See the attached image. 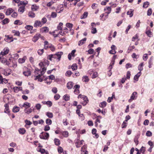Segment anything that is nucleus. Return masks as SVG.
Segmentation results:
<instances>
[{
  "label": "nucleus",
  "instance_id": "1",
  "mask_svg": "<svg viewBox=\"0 0 154 154\" xmlns=\"http://www.w3.org/2000/svg\"><path fill=\"white\" fill-rule=\"evenodd\" d=\"M78 98H80L83 100V102L82 103L84 106L86 105L88 102V100L87 97L84 95H82L81 94H79L78 96Z\"/></svg>",
  "mask_w": 154,
  "mask_h": 154
},
{
  "label": "nucleus",
  "instance_id": "2",
  "mask_svg": "<svg viewBox=\"0 0 154 154\" xmlns=\"http://www.w3.org/2000/svg\"><path fill=\"white\" fill-rule=\"evenodd\" d=\"M49 137V134L47 132H42L39 135V137L41 139L44 140L48 139Z\"/></svg>",
  "mask_w": 154,
  "mask_h": 154
},
{
  "label": "nucleus",
  "instance_id": "3",
  "mask_svg": "<svg viewBox=\"0 0 154 154\" xmlns=\"http://www.w3.org/2000/svg\"><path fill=\"white\" fill-rule=\"evenodd\" d=\"M63 54L62 52H59L55 54H51L53 58L57 59L59 60H60L62 55Z\"/></svg>",
  "mask_w": 154,
  "mask_h": 154
},
{
  "label": "nucleus",
  "instance_id": "4",
  "mask_svg": "<svg viewBox=\"0 0 154 154\" xmlns=\"http://www.w3.org/2000/svg\"><path fill=\"white\" fill-rule=\"evenodd\" d=\"M88 73L90 75L93 74L91 76L92 79H94L97 77L98 76V73L97 72H93L92 69H91L89 70L88 71Z\"/></svg>",
  "mask_w": 154,
  "mask_h": 154
},
{
  "label": "nucleus",
  "instance_id": "5",
  "mask_svg": "<svg viewBox=\"0 0 154 154\" xmlns=\"http://www.w3.org/2000/svg\"><path fill=\"white\" fill-rule=\"evenodd\" d=\"M137 97V93L136 92H134L130 97V99L128 100V102H131L132 100L136 99Z\"/></svg>",
  "mask_w": 154,
  "mask_h": 154
},
{
  "label": "nucleus",
  "instance_id": "6",
  "mask_svg": "<svg viewBox=\"0 0 154 154\" xmlns=\"http://www.w3.org/2000/svg\"><path fill=\"white\" fill-rule=\"evenodd\" d=\"M4 107H5V109L4 110V112L7 114L9 116H10L11 113H10V110L8 104L7 103L5 104L4 105Z\"/></svg>",
  "mask_w": 154,
  "mask_h": 154
},
{
  "label": "nucleus",
  "instance_id": "7",
  "mask_svg": "<svg viewBox=\"0 0 154 154\" xmlns=\"http://www.w3.org/2000/svg\"><path fill=\"white\" fill-rule=\"evenodd\" d=\"M9 51V49L8 47L5 48L0 53V55H2V56H5L8 53Z\"/></svg>",
  "mask_w": 154,
  "mask_h": 154
},
{
  "label": "nucleus",
  "instance_id": "8",
  "mask_svg": "<svg viewBox=\"0 0 154 154\" xmlns=\"http://www.w3.org/2000/svg\"><path fill=\"white\" fill-rule=\"evenodd\" d=\"M28 4V2L26 1H20L19 2V5L22 6L20 7V8H22L21 10H24L25 9V6Z\"/></svg>",
  "mask_w": 154,
  "mask_h": 154
},
{
  "label": "nucleus",
  "instance_id": "9",
  "mask_svg": "<svg viewBox=\"0 0 154 154\" xmlns=\"http://www.w3.org/2000/svg\"><path fill=\"white\" fill-rule=\"evenodd\" d=\"M84 141V140H80L79 139L77 140L75 142V146L77 148L80 147L83 144V142Z\"/></svg>",
  "mask_w": 154,
  "mask_h": 154
},
{
  "label": "nucleus",
  "instance_id": "10",
  "mask_svg": "<svg viewBox=\"0 0 154 154\" xmlns=\"http://www.w3.org/2000/svg\"><path fill=\"white\" fill-rule=\"evenodd\" d=\"M87 148V145H85L82 147L81 154H88V152L86 150Z\"/></svg>",
  "mask_w": 154,
  "mask_h": 154
},
{
  "label": "nucleus",
  "instance_id": "11",
  "mask_svg": "<svg viewBox=\"0 0 154 154\" xmlns=\"http://www.w3.org/2000/svg\"><path fill=\"white\" fill-rule=\"evenodd\" d=\"M49 62L47 60H45L43 62H41L39 63V66L42 67L43 66H44L46 64L48 66L49 64Z\"/></svg>",
  "mask_w": 154,
  "mask_h": 154
},
{
  "label": "nucleus",
  "instance_id": "12",
  "mask_svg": "<svg viewBox=\"0 0 154 154\" xmlns=\"http://www.w3.org/2000/svg\"><path fill=\"white\" fill-rule=\"evenodd\" d=\"M8 80L5 78H3L1 74L0 73V84H6L8 82Z\"/></svg>",
  "mask_w": 154,
  "mask_h": 154
},
{
  "label": "nucleus",
  "instance_id": "13",
  "mask_svg": "<svg viewBox=\"0 0 154 154\" xmlns=\"http://www.w3.org/2000/svg\"><path fill=\"white\" fill-rule=\"evenodd\" d=\"M41 35L39 33H37L32 38V41L34 42H36L39 38Z\"/></svg>",
  "mask_w": 154,
  "mask_h": 154
},
{
  "label": "nucleus",
  "instance_id": "14",
  "mask_svg": "<svg viewBox=\"0 0 154 154\" xmlns=\"http://www.w3.org/2000/svg\"><path fill=\"white\" fill-rule=\"evenodd\" d=\"M4 74L6 76H8L10 75L11 72V69H6L4 70Z\"/></svg>",
  "mask_w": 154,
  "mask_h": 154
},
{
  "label": "nucleus",
  "instance_id": "15",
  "mask_svg": "<svg viewBox=\"0 0 154 154\" xmlns=\"http://www.w3.org/2000/svg\"><path fill=\"white\" fill-rule=\"evenodd\" d=\"M42 26V23L40 21L36 20L35 21L34 24V27H41Z\"/></svg>",
  "mask_w": 154,
  "mask_h": 154
},
{
  "label": "nucleus",
  "instance_id": "16",
  "mask_svg": "<svg viewBox=\"0 0 154 154\" xmlns=\"http://www.w3.org/2000/svg\"><path fill=\"white\" fill-rule=\"evenodd\" d=\"M74 85V83L71 82H68L66 85V87L68 89H71Z\"/></svg>",
  "mask_w": 154,
  "mask_h": 154
},
{
  "label": "nucleus",
  "instance_id": "17",
  "mask_svg": "<svg viewBox=\"0 0 154 154\" xmlns=\"http://www.w3.org/2000/svg\"><path fill=\"white\" fill-rule=\"evenodd\" d=\"M49 30L48 28L46 26L44 27L41 29V31L42 32H48L49 31Z\"/></svg>",
  "mask_w": 154,
  "mask_h": 154
},
{
  "label": "nucleus",
  "instance_id": "18",
  "mask_svg": "<svg viewBox=\"0 0 154 154\" xmlns=\"http://www.w3.org/2000/svg\"><path fill=\"white\" fill-rule=\"evenodd\" d=\"M86 39V38H85L83 39H82L79 41L78 42V45L80 46L83 45L85 42Z\"/></svg>",
  "mask_w": 154,
  "mask_h": 154
},
{
  "label": "nucleus",
  "instance_id": "19",
  "mask_svg": "<svg viewBox=\"0 0 154 154\" xmlns=\"http://www.w3.org/2000/svg\"><path fill=\"white\" fill-rule=\"evenodd\" d=\"M26 57L24 56L22 58H20L18 60V62L20 63H22L25 62V60L26 59Z\"/></svg>",
  "mask_w": 154,
  "mask_h": 154
},
{
  "label": "nucleus",
  "instance_id": "20",
  "mask_svg": "<svg viewBox=\"0 0 154 154\" xmlns=\"http://www.w3.org/2000/svg\"><path fill=\"white\" fill-rule=\"evenodd\" d=\"M22 106L23 107L25 108V109H27L28 108L30 107L31 104L29 103L26 102L24 103Z\"/></svg>",
  "mask_w": 154,
  "mask_h": 154
},
{
  "label": "nucleus",
  "instance_id": "21",
  "mask_svg": "<svg viewBox=\"0 0 154 154\" xmlns=\"http://www.w3.org/2000/svg\"><path fill=\"white\" fill-rule=\"evenodd\" d=\"M20 108L16 106H15L12 109V112H17L19 111Z\"/></svg>",
  "mask_w": 154,
  "mask_h": 154
},
{
  "label": "nucleus",
  "instance_id": "22",
  "mask_svg": "<svg viewBox=\"0 0 154 154\" xmlns=\"http://www.w3.org/2000/svg\"><path fill=\"white\" fill-rule=\"evenodd\" d=\"M54 141L55 144L57 146H59L60 144V140L57 138H55L54 140Z\"/></svg>",
  "mask_w": 154,
  "mask_h": 154
},
{
  "label": "nucleus",
  "instance_id": "23",
  "mask_svg": "<svg viewBox=\"0 0 154 154\" xmlns=\"http://www.w3.org/2000/svg\"><path fill=\"white\" fill-rule=\"evenodd\" d=\"M18 131L20 134H23L26 132V130L24 128H20L18 130Z\"/></svg>",
  "mask_w": 154,
  "mask_h": 154
},
{
  "label": "nucleus",
  "instance_id": "24",
  "mask_svg": "<svg viewBox=\"0 0 154 154\" xmlns=\"http://www.w3.org/2000/svg\"><path fill=\"white\" fill-rule=\"evenodd\" d=\"M7 37L6 41L8 42H13L14 40L13 38L12 37H10L9 35L5 36Z\"/></svg>",
  "mask_w": 154,
  "mask_h": 154
},
{
  "label": "nucleus",
  "instance_id": "25",
  "mask_svg": "<svg viewBox=\"0 0 154 154\" xmlns=\"http://www.w3.org/2000/svg\"><path fill=\"white\" fill-rule=\"evenodd\" d=\"M145 33L149 37H152L153 36L152 33L150 30H146Z\"/></svg>",
  "mask_w": 154,
  "mask_h": 154
},
{
  "label": "nucleus",
  "instance_id": "26",
  "mask_svg": "<svg viewBox=\"0 0 154 154\" xmlns=\"http://www.w3.org/2000/svg\"><path fill=\"white\" fill-rule=\"evenodd\" d=\"M13 89L15 92H17L19 90H22V88L21 87H14Z\"/></svg>",
  "mask_w": 154,
  "mask_h": 154
},
{
  "label": "nucleus",
  "instance_id": "27",
  "mask_svg": "<svg viewBox=\"0 0 154 154\" xmlns=\"http://www.w3.org/2000/svg\"><path fill=\"white\" fill-rule=\"evenodd\" d=\"M61 134L64 137H67L69 135V133L67 131H62Z\"/></svg>",
  "mask_w": 154,
  "mask_h": 154
},
{
  "label": "nucleus",
  "instance_id": "28",
  "mask_svg": "<svg viewBox=\"0 0 154 154\" xmlns=\"http://www.w3.org/2000/svg\"><path fill=\"white\" fill-rule=\"evenodd\" d=\"M141 74V72H138L137 74L135 75L134 76V79L136 81H137L138 80V78L139 77Z\"/></svg>",
  "mask_w": 154,
  "mask_h": 154
},
{
  "label": "nucleus",
  "instance_id": "29",
  "mask_svg": "<svg viewBox=\"0 0 154 154\" xmlns=\"http://www.w3.org/2000/svg\"><path fill=\"white\" fill-rule=\"evenodd\" d=\"M23 74L25 76H28L31 75V72L29 70H27L24 71Z\"/></svg>",
  "mask_w": 154,
  "mask_h": 154
},
{
  "label": "nucleus",
  "instance_id": "30",
  "mask_svg": "<svg viewBox=\"0 0 154 154\" xmlns=\"http://www.w3.org/2000/svg\"><path fill=\"white\" fill-rule=\"evenodd\" d=\"M9 20L8 18H5L2 21V24L3 25H4L7 24L9 22Z\"/></svg>",
  "mask_w": 154,
  "mask_h": 154
},
{
  "label": "nucleus",
  "instance_id": "31",
  "mask_svg": "<svg viewBox=\"0 0 154 154\" xmlns=\"http://www.w3.org/2000/svg\"><path fill=\"white\" fill-rule=\"evenodd\" d=\"M46 115L50 119H51L53 117V114L52 112H47Z\"/></svg>",
  "mask_w": 154,
  "mask_h": 154
},
{
  "label": "nucleus",
  "instance_id": "32",
  "mask_svg": "<svg viewBox=\"0 0 154 154\" xmlns=\"http://www.w3.org/2000/svg\"><path fill=\"white\" fill-rule=\"evenodd\" d=\"M42 75L41 73L40 74L36 76V77L35 79V80L38 79V81L40 82H42L43 80L41 78V77Z\"/></svg>",
  "mask_w": 154,
  "mask_h": 154
},
{
  "label": "nucleus",
  "instance_id": "33",
  "mask_svg": "<svg viewBox=\"0 0 154 154\" xmlns=\"http://www.w3.org/2000/svg\"><path fill=\"white\" fill-rule=\"evenodd\" d=\"M28 16L30 17L33 18L35 17V14L32 11H30L28 13Z\"/></svg>",
  "mask_w": 154,
  "mask_h": 154
},
{
  "label": "nucleus",
  "instance_id": "34",
  "mask_svg": "<svg viewBox=\"0 0 154 154\" xmlns=\"http://www.w3.org/2000/svg\"><path fill=\"white\" fill-rule=\"evenodd\" d=\"M63 99L66 101H68L70 99V96L69 95L66 94L63 96Z\"/></svg>",
  "mask_w": 154,
  "mask_h": 154
},
{
  "label": "nucleus",
  "instance_id": "35",
  "mask_svg": "<svg viewBox=\"0 0 154 154\" xmlns=\"http://www.w3.org/2000/svg\"><path fill=\"white\" fill-rule=\"evenodd\" d=\"M88 15V13L87 12H85L81 16V18L82 19H85L87 17Z\"/></svg>",
  "mask_w": 154,
  "mask_h": 154
},
{
  "label": "nucleus",
  "instance_id": "36",
  "mask_svg": "<svg viewBox=\"0 0 154 154\" xmlns=\"http://www.w3.org/2000/svg\"><path fill=\"white\" fill-rule=\"evenodd\" d=\"M12 32L14 34V35L15 36H20V32L18 31L13 30Z\"/></svg>",
  "mask_w": 154,
  "mask_h": 154
},
{
  "label": "nucleus",
  "instance_id": "37",
  "mask_svg": "<svg viewBox=\"0 0 154 154\" xmlns=\"http://www.w3.org/2000/svg\"><path fill=\"white\" fill-rule=\"evenodd\" d=\"M106 103L105 101H103L99 105L100 107L103 108L106 106Z\"/></svg>",
  "mask_w": 154,
  "mask_h": 154
},
{
  "label": "nucleus",
  "instance_id": "38",
  "mask_svg": "<svg viewBox=\"0 0 154 154\" xmlns=\"http://www.w3.org/2000/svg\"><path fill=\"white\" fill-rule=\"evenodd\" d=\"M45 122L46 124L48 125H51L52 123V120L48 118L46 119Z\"/></svg>",
  "mask_w": 154,
  "mask_h": 154
},
{
  "label": "nucleus",
  "instance_id": "39",
  "mask_svg": "<svg viewBox=\"0 0 154 154\" xmlns=\"http://www.w3.org/2000/svg\"><path fill=\"white\" fill-rule=\"evenodd\" d=\"M82 80L84 82H88L89 79L88 76H85L83 77Z\"/></svg>",
  "mask_w": 154,
  "mask_h": 154
},
{
  "label": "nucleus",
  "instance_id": "40",
  "mask_svg": "<svg viewBox=\"0 0 154 154\" xmlns=\"http://www.w3.org/2000/svg\"><path fill=\"white\" fill-rule=\"evenodd\" d=\"M38 54L39 55H42L44 52V49H39L38 50Z\"/></svg>",
  "mask_w": 154,
  "mask_h": 154
},
{
  "label": "nucleus",
  "instance_id": "41",
  "mask_svg": "<svg viewBox=\"0 0 154 154\" xmlns=\"http://www.w3.org/2000/svg\"><path fill=\"white\" fill-rule=\"evenodd\" d=\"M134 10H131L130 11H128L127 13L128 15H129L130 17H131L133 16V12Z\"/></svg>",
  "mask_w": 154,
  "mask_h": 154
},
{
  "label": "nucleus",
  "instance_id": "42",
  "mask_svg": "<svg viewBox=\"0 0 154 154\" xmlns=\"http://www.w3.org/2000/svg\"><path fill=\"white\" fill-rule=\"evenodd\" d=\"M71 68L72 70H76L77 69V66L76 63L73 64L71 66Z\"/></svg>",
  "mask_w": 154,
  "mask_h": 154
},
{
  "label": "nucleus",
  "instance_id": "43",
  "mask_svg": "<svg viewBox=\"0 0 154 154\" xmlns=\"http://www.w3.org/2000/svg\"><path fill=\"white\" fill-rule=\"evenodd\" d=\"M23 23V22L22 21H20L19 20H15L14 23V24L15 25H20Z\"/></svg>",
  "mask_w": 154,
  "mask_h": 154
},
{
  "label": "nucleus",
  "instance_id": "44",
  "mask_svg": "<svg viewBox=\"0 0 154 154\" xmlns=\"http://www.w3.org/2000/svg\"><path fill=\"white\" fill-rule=\"evenodd\" d=\"M24 111L26 113L29 114L30 113L32 112V109L31 108H30L28 109H25Z\"/></svg>",
  "mask_w": 154,
  "mask_h": 154
},
{
  "label": "nucleus",
  "instance_id": "45",
  "mask_svg": "<svg viewBox=\"0 0 154 154\" xmlns=\"http://www.w3.org/2000/svg\"><path fill=\"white\" fill-rule=\"evenodd\" d=\"M39 9V6L36 5H33L32 6L31 10H37Z\"/></svg>",
  "mask_w": 154,
  "mask_h": 154
},
{
  "label": "nucleus",
  "instance_id": "46",
  "mask_svg": "<svg viewBox=\"0 0 154 154\" xmlns=\"http://www.w3.org/2000/svg\"><path fill=\"white\" fill-rule=\"evenodd\" d=\"M63 23L61 22L57 26V29L58 30H62V28Z\"/></svg>",
  "mask_w": 154,
  "mask_h": 154
},
{
  "label": "nucleus",
  "instance_id": "47",
  "mask_svg": "<svg viewBox=\"0 0 154 154\" xmlns=\"http://www.w3.org/2000/svg\"><path fill=\"white\" fill-rule=\"evenodd\" d=\"M72 73V72L70 70L67 71L65 73V75L66 76L70 77Z\"/></svg>",
  "mask_w": 154,
  "mask_h": 154
},
{
  "label": "nucleus",
  "instance_id": "48",
  "mask_svg": "<svg viewBox=\"0 0 154 154\" xmlns=\"http://www.w3.org/2000/svg\"><path fill=\"white\" fill-rule=\"evenodd\" d=\"M138 36L137 34H136L132 38V41L134 42L136 40L138 39Z\"/></svg>",
  "mask_w": 154,
  "mask_h": 154
},
{
  "label": "nucleus",
  "instance_id": "49",
  "mask_svg": "<svg viewBox=\"0 0 154 154\" xmlns=\"http://www.w3.org/2000/svg\"><path fill=\"white\" fill-rule=\"evenodd\" d=\"M149 5V3L148 2H146L144 3V4L143 5V7L144 8H146L148 7Z\"/></svg>",
  "mask_w": 154,
  "mask_h": 154
},
{
  "label": "nucleus",
  "instance_id": "50",
  "mask_svg": "<svg viewBox=\"0 0 154 154\" xmlns=\"http://www.w3.org/2000/svg\"><path fill=\"white\" fill-rule=\"evenodd\" d=\"M25 28L27 30H30L32 29L33 27L32 26L28 25L26 26Z\"/></svg>",
  "mask_w": 154,
  "mask_h": 154
},
{
  "label": "nucleus",
  "instance_id": "51",
  "mask_svg": "<svg viewBox=\"0 0 154 154\" xmlns=\"http://www.w3.org/2000/svg\"><path fill=\"white\" fill-rule=\"evenodd\" d=\"M57 151L59 153H62L63 152V148L60 146H59L57 148Z\"/></svg>",
  "mask_w": 154,
  "mask_h": 154
},
{
  "label": "nucleus",
  "instance_id": "52",
  "mask_svg": "<svg viewBox=\"0 0 154 154\" xmlns=\"http://www.w3.org/2000/svg\"><path fill=\"white\" fill-rule=\"evenodd\" d=\"M57 16V13L56 12H52L51 15V17L53 18H55Z\"/></svg>",
  "mask_w": 154,
  "mask_h": 154
},
{
  "label": "nucleus",
  "instance_id": "53",
  "mask_svg": "<svg viewBox=\"0 0 154 154\" xmlns=\"http://www.w3.org/2000/svg\"><path fill=\"white\" fill-rule=\"evenodd\" d=\"M43 67V68H42V70L40 72L42 75H43L44 74L45 72L46 71L47 69L46 67H44V66Z\"/></svg>",
  "mask_w": 154,
  "mask_h": 154
},
{
  "label": "nucleus",
  "instance_id": "54",
  "mask_svg": "<svg viewBox=\"0 0 154 154\" xmlns=\"http://www.w3.org/2000/svg\"><path fill=\"white\" fill-rule=\"evenodd\" d=\"M115 97L114 94H112V96L111 97H109L107 100V101L109 103H110L111 102L112 100H113V98Z\"/></svg>",
  "mask_w": 154,
  "mask_h": 154
},
{
  "label": "nucleus",
  "instance_id": "55",
  "mask_svg": "<svg viewBox=\"0 0 154 154\" xmlns=\"http://www.w3.org/2000/svg\"><path fill=\"white\" fill-rule=\"evenodd\" d=\"M66 25L67 27L69 28H72L73 26V24L70 23H66Z\"/></svg>",
  "mask_w": 154,
  "mask_h": 154
},
{
  "label": "nucleus",
  "instance_id": "56",
  "mask_svg": "<svg viewBox=\"0 0 154 154\" xmlns=\"http://www.w3.org/2000/svg\"><path fill=\"white\" fill-rule=\"evenodd\" d=\"M79 116L81 121L84 120L85 119V117L83 114H81Z\"/></svg>",
  "mask_w": 154,
  "mask_h": 154
},
{
  "label": "nucleus",
  "instance_id": "57",
  "mask_svg": "<svg viewBox=\"0 0 154 154\" xmlns=\"http://www.w3.org/2000/svg\"><path fill=\"white\" fill-rule=\"evenodd\" d=\"M60 97V96L59 94H56L54 96V99L55 100H58Z\"/></svg>",
  "mask_w": 154,
  "mask_h": 154
},
{
  "label": "nucleus",
  "instance_id": "58",
  "mask_svg": "<svg viewBox=\"0 0 154 154\" xmlns=\"http://www.w3.org/2000/svg\"><path fill=\"white\" fill-rule=\"evenodd\" d=\"M132 57L134 58L137 59L139 57V55H136L135 53H133L132 55Z\"/></svg>",
  "mask_w": 154,
  "mask_h": 154
},
{
  "label": "nucleus",
  "instance_id": "59",
  "mask_svg": "<svg viewBox=\"0 0 154 154\" xmlns=\"http://www.w3.org/2000/svg\"><path fill=\"white\" fill-rule=\"evenodd\" d=\"M47 22V20L46 18L45 17H44L42 18L41 20V23L42 24H45Z\"/></svg>",
  "mask_w": 154,
  "mask_h": 154
},
{
  "label": "nucleus",
  "instance_id": "60",
  "mask_svg": "<svg viewBox=\"0 0 154 154\" xmlns=\"http://www.w3.org/2000/svg\"><path fill=\"white\" fill-rule=\"evenodd\" d=\"M127 126V122H126L125 121H124L123 123L122 124V128H126Z\"/></svg>",
  "mask_w": 154,
  "mask_h": 154
},
{
  "label": "nucleus",
  "instance_id": "61",
  "mask_svg": "<svg viewBox=\"0 0 154 154\" xmlns=\"http://www.w3.org/2000/svg\"><path fill=\"white\" fill-rule=\"evenodd\" d=\"M92 31L91 32L92 34H95L97 33V30L96 29L95 27L91 28Z\"/></svg>",
  "mask_w": 154,
  "mask_h": 154
},
{
  "label": "nucleus",
  "instance_id": "62",
  "mask_svg": "<svg viewBox=\"0 0 154 154\" xmlns=\"http://www.w3.org/2000/svg\"><path fill=\"white\" fill-rule=\"evenodd\" d=\"M138 137L137 136V137H135V138H134V142L135 143L136 145H137L138 144Z\"/></svg>",
  "mask_w": 154,
  "mask_h": 154
},
{
  "label": "nucleus",
  "instance_id": "63",
  "mask_svg": "<svg viewBox=\"0 0 154 154\" xmlns=\"http://www.w3.org/2000/svg\"><path fill=\"white\" fill-rule=\"evenodd\" d=\"M40 72V70L38 68H36L35 69L34 71V73L35 75H36L38 74L39 72Z\"/></svg>",
  "mask_w": 154,
  "mask_h": 154
},
{
  "label": "nucleus",
  "instance_id": "64",
  "mask_svg": "<svg viewBox=\"0 0 154 154\" xmlns=\"http://www.w3.org/2000/svg\"><path fill=\"white\" fill-rule=\"evenodd\" d=\"M46 125L44 129L45 131H49L50 129V127L48 125Z\"/></svg>",
  "mask_w": 154,
  "mask_h": 154
}]
</instances>
